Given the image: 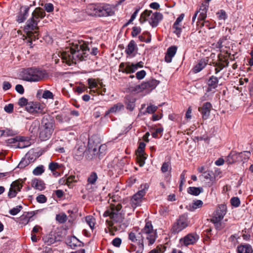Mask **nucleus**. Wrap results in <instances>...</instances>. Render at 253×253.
Returning a JSON list of instances; mask_svg holds the SVG:
<instances>
[{
  "label": "nucleus",
  "instance_id": "f257e3e1",
  "mask_svg": "<svg viewBox=\"0 0 253 253\" xmlns=\"http://www.w3.org/2000/svg\"><path fill=\"white\" fill-rule=\"evenodd\" d=\"M122 206L121 204L116 205L111 204L104 212L103 217H109L106 221L110 231L124 230L129 225V221L125 218V214L121 211Z\"/></svg>",
  "mask_w": 253,
  "mask_h": 253
},
{
  "label": "nucleus",
  "instance_id": "f03ea898",
  "mask_svg": "<svg viewBox=\"0 0 253 253\" xmlns=\"http://www.w3.org/2000/svg\"><path fill=\"white\" fill-rule=\"evenodd\" d=\"M89 48L86 42L83 41H78L73 42L72 46L68 50L61 53L63 62L69 65L76 63L77 61H82L88 55Z\"/></svg>",
  "mask_w": 253,
  "mask_h": 253
},
{
  "label": "nucleus",
  "instance_id": "7ed1b4c3",
  "mask_svg": "<svg viewBox=\"0 0 253 253\" xmlns=\"http://www.w3.org/2000/svg\"><path fill=\"white\" fill-rule=\"evenodd\" d=\"M149 241V245H152L155 242L157 235L156 232L153 230L151 222H147L144 227L140 232L135 233L130 232L128 235V239L132 242H137L138 245L142 247L144 243V237Z\"/></svg>",
  "mask_w": 253,
  "mask_h": 253
},
{
  "label": "nucleus",
  "instance_id": "20e7f679",
  "mask_svg": "<svg viewBox=\"0 0 253 253\" xmlns=\"http://www.w3.org/2000/svg\"><path fill=\"white\" fill-rule=\"evenodd\" d=\"M54 121L49 115L44 116L42 121L39 137L42 141L48 139L54 130Z\"/></svg>",
  "mask_w": 253,
  "mask_h": 253
},
{
  "label": "nucleus",
  "instance_id": "39448f33",
  "mask_svg": "<svg viewBox=\"0 0 253 253\" xmlns=\"http://www.w3.org/2000/svg\"><path fill=\"white\" fill-rule=\"evenodd\" d=\"M21 78L25 81L37 82L42 80L44 73L42 70L35 68L23 69L20 73Z\"/></svg>",
  "mask_w": 253,
  "mask_h": 253
},
{
  "label": "nucleus",
  "instance_id": "423d86ee",
  "mask_svg": "<svg viewBox=\"0 0 253 253\" xmlns=\"http://www.w3.org/2000/svg\"><path fill=\"white\" fill-rule=\"evenodd\" d=\"M45 16L44 10L41 7H37L33 11L32 17L27 21L25 26V30H38V23Z\"/></svg>",
  "mask_w": 253,
  "mask_h": 253
},
{
  "label": "nucleus",
  "instance_id": "0eeeda50",
  "mask_svg": "<svg viewBox=\"0 0 253 253\" xmlns=\"http://www.w3.org/2000/svg\"><path fill=\"white\" fill-rule=\"evenodd\" d=\"M92 8L94 11L93 14L99 17L112 16L114 14V7L108 4L97 6H92Z\"/></svg>",
  "mask_w": 253,
  "mask_h": 253
},
{
  "label": "nucleus",
  "instance_id": "6e6552de",
  "mask_svg": "<svg viewBox=\"0 0 253 253\" xmlns=\"http://www.w3.org/2000/svg\"><path fill=\"white\" fill-rule=\"evenodd\" d=\"M188 224L187 216L184 214L181 215L173 223L171 228L172 232L174 234L178 233L186 228Z\"/></svg>",
  "mask_w": 253,
  "mask_h": 253
},
{
  "label": "nucleus",
  "instance_id": "1a4fd4ad",
  "mask_svg": "<svg viewBox=\"0 0 253 253\" xmlns=\"http://www.w3.org/2000/svg\"><path fill=\"white\" fill-rule=\"evenodd\" d=\"M159 83L160 82L156 79H150L136 86V90L138 91L146 90L149 92L155 89Z\"/></svg>",
  "mask_w": 253,
  "mask_h": 253
},
{
  "label": "nucleus",
  "instance_id": "9d476101",
  "mask_svg": "<svg viewBox=\"0 0 253 253\" xmlns=\"http://www.w3.org/2000/svg\"><path fill=\"white\" fill-rule=\"evenodd\" d=\"M148 188L149 185L147 183H144L141 185V189L134 194L131 199V202L132 206L137 207L139 205L141 202L142 197L145 195Z\"/></svg>",
  "mask_w": 253,
  "mask_h": 253
},
{
  "label": "nucleus",
  "instance_id": "9b49d317",
  "mask_svg": "<svg viewBox=\"0 0 253 253\" xmlns=\"http://www.w3.org/2000/svg\"><path fill=\"white\" fill-rule=\"evenodd\" d=\"M251 155V153L249 151H244L243 152L237 153L235 152H232L228 155L227 158V161L229 163H233L236 159L240 158L241 161L245 162L248 160Z\"/></svg>",
  "mask_w": 253,
  "mask_h": 253
},
{
  "label": "nucleus",
  "instance_id": "f8f14e48",
  "mask_svg": "<svg viewBox=\"0 0 253 253\" xmlns=\"http://www.w3.org/2000/svg\"><path fill=\"white\" fill-rule=\"evenodd\" d=\"M26 109L28 112L34 115H42L44 113L43 105L37 102H29Z\"/></svg>",
  "mask_w": 253,
  "mask_h": 253
},
{
  "label": "nucleus",
  "instance_id": "ddd939ff",
  "mask_svg": "<svg viewBox=\"0 0 253 253\" xmlns=\"http://www.w3.org/2000/svg\"><path fill=\"white\" fill-rule=\"evenodd\" d=\"M199 239V236L196 233H189L180 239V243L181 246L186 247L189 245H194Z\"/></svg>",
  "mask_w": 253,
  "mask_h": 253
},
{
  "label": "nucleus",
  "instance_id": "4468645a",
  "mask_svg": "<svg viewBox=\"0 0 253 253\" xmlns=\"http://www.w3.org/2000/svg\"><path fill=\"white\" fill-rule=\"evenodd\" d=\"M226 210L227 208L225 205H220L216 211L213 213L211 221H215L216 222L217 221H221L226 213Z\"/></svg>",
  "mask_w": 253,
  "mask_h": 253
},
{
  "label": "nucleus",
  "instance_id": "2eb2a0df",
  "mask_svg": "<svg viewBox=\"0 0 253 253\" xmlns=\"http://www.w3.org/2000/svg\"><path fill=\"white\" fill-rule=\"evenodd\" d=\"M20 181V180H16L11 184L7 195L9 198L16 197L17 193L21 191L23 185Z\"/></svg>",
  "mask_w": 253,
  "mask_h": 253
},
{
  "label": "nucleus",
  "instance_id": "dca6fc26",
  "mask_svg": "<svg viewBox=\"0 0 253 253\" xmlns=\"http://www.w3.org/2000/svg\"><path fill=\"white\" fill-rule=\"evenodd\" d=\"M35 214V211L25 212L20 216L16 221L21 224L22 227L27 224Z\"/></svg>",
  "mask_w": 253,
  "mask_h": 253
},
{
  "label": "nucleus",
  "instance_id": "f3484780",
  "mask_svg": "<svg viewBox=\"0 0 253 253\" xmlns=\"http://www.w3.org/2000/svg\"><path fill=\"white\" fill-rule=\"evenodd\" d=\"M88 156V158L90 159H94L95 158H98V146L96 145L93 146L90 140H89L88 143V150L86 152Z\"/></svg>",
  "mask_w": 253,
  "mask_h": 253
},
{
  "label": "nucleus",
  "instance_id": "a211bd4d",
  "mask_svg": "<svg viewBox=\"0 0 253 253\" xmlns=\"http://www.w3.org/2000/svg\"><path fill=\"white\" fill-rule=\"evenodd\" d=\"M218 79L216 77L214 76L210 77L207 82L208 87L206 89V92H210L215 89L218 86Z\"/></svg>",
  "mask_w": 253,
  "mask_h": 253
},
{
  "label": "nucleus",
  "instance_id": "6ab92c4d",
  "mask_svg": "<svg viewBox=\"0 0 253 253\" xmlns=\"http://www.w3.org/2000/svg\"><path fill=\"white\" fill-rule=\"evenodd\" d=\"M211 107V103L207 102L204 103L202 107L199 108L198 110L202 115L203 119L206 120L209 118Z\"/></svg>",
  "mask_w": 253,
  "mask_h": 253
},
{
  "label": "nucleus",
  "instance_id": "aec40b11",
  "mask_svg": "<svg viewBox=\"0 0 253 253\" xmlns=\"http://www.w3.org/2000/svg\"><path fill=\"white\" fill-rule=\"evenodd\" d=\"M209 6V3H202L199 10L197 11L200 13L198 18V25L200 24V20L203 21L206 18Z\"/></svg>",
  "mask_w": 253,
  "mask_h": 253
},
{
  "label": "nucleus",
  "instance_id": "412c9836",
  "mask_svg": "<svg viewBox=\"0 0 253 253\" xmlns=\"http://www.w3.org/2000/svg\"><path fill=\"white\" fill-rule=\"evenodd\" d=\"M30 7L27 6H23L20 8V11L17 16V21L18 23L24 22L27 18Z\"/></svg>",
  "mask_w": 253,
  "mask_h": 253
},
{
  "label": "nucleus",
  "instance_id": "4be33fe9",
  "mask_svg": "<svg viewBox=\"0 0 253 253\" xmlns=\"http://www.w3.org/2000/svg\"><path fill=\"white\" fill-rule=\"evenodd\" d=\"M162 18L163 15L160 12H156L152 14L149 22L152 27H156Z\"/></svg>",
  "mask_w": 253,
  "mask_h": 253
},
{
  "label": "nucleus",
  "instance_id": "5701e85b",
  "mask_svg": "<svg viewBox=\"0 0 253 253\" xmlns=\"http://www.w3.org/2000/svg\"><path fill=\"white\" fill-rule=\"evenodd\" d=\"M17 139H18V141L17 144L15 145L16 147L24 148L30 145V142L28 137L18 136Z\"/></svg>",
  "mask_w": 253,
  "mask_h": 253
},
{
  "label": "nucleus",
  "instance_id": "b1692460",
  "mask_svg": "<svg viewBox=\"0 0 253 253\" xmlns=\"http://www.w3.org/2000/svg\"><path fill=\"white\" fill-rule=\"evenodd\" d=\"M176 50L177 47L175 46H171L168 48L165 58L166 62L167 63L171 62L172 58L175 55Z\"/></svg>",
  "mask_w": 253,
  "mask_h": 253
},
{
  "label": "nucleus",
  "instance_id": "393cba45",
  "mask_svg": "<svg viewBox=\"0 0 253 253\" xmlns=\"http://www.w3.org/2000/svg\"><path fill=\"white\" fill-rule=\"evenodd\" d=\"M184 17V14H181L179 16V17L176 19L172 26L173 28L175 29L174 33L178 37H179L181 32V28L179 26V24L183 20Z\"/></svg>",
  "mask_w": 253,
  "mask_h": 253
},
{
  "label": "nucleus",
  "instance_id": "a878e982",
  "mask_svg": "<svg viewBox=\"0 0 253 253\" xmlns=\"http://www.w3.org/2000/svg\"><path fill=\"white\" fill-rule=\"evenodd\" d=\"M208 60L205 59H200L198 63L193 68V72L197 73L202 71L208 64Z\"/></svg>",
  "mask_w": 253,
  "mask_h": 253
},
{
  "label": "nucleus",
  "instance_id": "bb28decb",
  "mask_svg": "<svg viewBox=\"0 0 253 253\" xmlns=\"http://www.w3.org/2000/svg\"><path fill=\"white\" fill-rule=\"evenodd\" d=\"M237 251V253H253L252 247L248 244L238 246Z\"/></svg>",
  "mask_w": 253,
  "mask_h": 253
},
{
  "label": "nucleus",
  "instance_id": "cd10ccee",
  "mask_svg": "<svg viewBox=\"0 0 253 253\" xmlns=\"http://www.w3.org/2000/svg\"><path fill=\"white\" fill-rule=\"evenodd\" d=\"M32 186L37 190L42 191L45 188V184L44 182L40 179L35 178L32 180Z\"/></svg>",
  "mask_w": 253,
  "mask_h": 253
},
{
  "label": "nucleus",
  "instance_id": "c85d7f7f",
  "mask_svg": "<svg viewBox=\"0 0 253 253\" xmlns=\"http://www.w3.org/2000/svg\"><path fill=\"white\" fill-rule=\"evenodd\" d=\"M126 108L130 111H132L135 107V99L130 96H126L125 98Z\"/></svg>",
  "mask_w": 253,
  "mask_h": 253
},
{
  "label": "nucleus",
  "instance_id": "c756f323",
  "mask_svg": "<svg viewBox=\"0 0 253 253\" xmlns=\"http://www.w3.org/2000/svg\"><path fill=\"white\" fill-rule=\"evenodd\" d=\"M123 108L124 105L121 103L116 104L105 112V116L108 115L110 113H116Z\"/></svg>",
  "mask_w": 253,
  "mask_h": 253
},
{
  "label": "nucleus",
  "instance_id": "7c9ffc66",
  "mask_svg": "<svg viewBox=\"0 0 253 253\" xmlns=\"http://www.w3.org/2000/svg\"><path fill=\"white\" fill-rule=\"evenodd\" d=\"M203 192L202 187H189L187 189V192L189 194L194 196H198L201 193Z\"/></svg>",
  "mask_w": 253,
  "mask_h": 253
},
{
  "label": "nucleus",
  "instance_id": "2f4dec72",
  "mask_svg": "<svg viewBox=\"0 0 253 253\" xmlns=\"http://www.w3.org/2000/svg\"><path fill=\"white\" fill-rule=\"evenodd\" d=\"M98 179V175L96 172L93 171L90 173L87 180V186L89 185H95Z\"/></svg>",
  "mask_w": 253,
  "mask_h": 253
},
{
  "label": "nucleus",
  "instance_id": "473e14b6",
  "mask_svg": "<svg viewBox=\"0 0 253 253\" xmlns=\"http://www.w3.org/2000/svg\"><path fill=\"white\" fill-rule=\"evenodd\" d=\"M136 48H137V46L135 42L133 40H131L126 47L125 52L126 54L130 55Z\"/></svg>",
  "mask_w": 253,
  "mask_h": 253
},
{
  "label": "nucleus",
  "instance_id": "72a5a7b5",
  "mask_svg": "<svg viewBox=\"0 0 253 253\" xmlns=\"http://www.w3.org/2000/svg\"><path fill=\"white\" fill-rule=\"evenodd\" d=\"M27 31V35L29 37V39L32 41H35L36 40L39 39V34H38V30H25Z\"/></svg>",
  "mask_w": 253,
  "mask_h": 253
},
{
  "label": "nucleus",
  "instance_id": "f704fd0d",
  "mask_svg": "<svg viewBox=\"0 0 253 253\" xmlns=\"http://www.w3.org/2000/svg\"><path fill=\"white\" fill-rule=\"evenodd\" d=\"M145 155V153H136L137 161L140 167H142L145 164L146 159Z\"/></svg>",
  "mask_w": 253,
  "mask_h": 253
},
{
  "label": "nucleus",
  "instance_id": "c9c22d12",
  "mask_svg": "<svg viewBox=\"0 0 253 253\" xmlns=\"http://www.w3.org/2000/svg\"><path fill=\"white\" fill-rule=\"evenodd\" d=\"M151 13V10H145L140 15L139 19L140 22L141 23H143L146 22L147 20V18L150 16Z\"/></svg>",
  "mask_w": 253,
  "mask_h": 253
},
{
  "label": "nucleus",
  "instance_id": "e433bc0d",
  "mask_svg": "<svg viewBox=\"0 0 253 253\" xmlns=\"http://www.w3.org/2000/svg\"><path fill=\"white\" fill-rule=\"evenodd\" d=\"M16 132L11 129L6 128L0 130V136H8L15 135Z\"/></svg>",
  "mask_w": 253,
  "mask_h": 253
},
{
  "label": "nucleus",
  "instance_id": "4c0bfd02",
  "mask_svg": "<svg viewBox=\"0 0 253 253\" xmlns=\"http://www.w3.org/2000/svg\"><path fill=\"white\" fill-rule=\"evenodd\" d=\"M56 219L60 223H64L67 221V216L65 213H61L56 215Z\"/></svg>",
  "mask_w": 253,
  "mask_h": 253
},
{
  "label": "nucleus",
  "instance_id": "58836bf2",
  "mask_svg": "<svg viewBox=\"0 0 253 253\" xmlns=\"http://www.w3.org/2000/svg\"><path fill=\"white\" fill-rule=\"evenodd\" d=\"M125 69L124 71L126 74L133 73L136 71L134 69L133 63H126V66Z\"/></svg>",
  "mask_w": 253,
  "mask_h": 253
},
{
  "label": "nucleus",
  "instance_id": "ea45409f",
  "mask_svg": "<svg viewBox=\"0 0 253 253\" xmlns=\"http://www.w3.org/2000/svg\"><path fill=\"white\" fill-rule=\"evenodd\" d=\"M44 171V167L42 165L36 167L33 170V173L35 175H40Z\"/></svg>",
  "mask_w": 253,
  "mask_h": 253
},
{
  "label": "nucleus",
  "instance_id": "a19ab883",
  "mask_svg": "<svg viewBox=\"0 0 253 253\" xmlns=\"http://www.w3.org/2000/svg\"><path fill=\"white\" fill-rule=\"evenodd\" d=\"M213 175V172L210 171H205L203 174V176L205 179H209L211 182H213L215 179V177Z\"/></svg>",
  "mask_w": 253,
  "mask_h": 253
},
{
  "label": "nucleus",
  "instance_id": "79ce46f5",
  "mask_svg": "<svg viewBox=\"0 0 253 253\" xmlns=\"http://www.w3.org/2000/svg\"><path fill=\"white\" fill-rule=\"evenodd\" d=\"M107 149V146L105 144L101 145L99 146H98V159H101L105 154V152Z\"/></svg>",
  "mask_w": 253,
  "mask_h": 253
},
{
  "label": "nucleus",
  "instance_id": "37998d69",
  "mask_svg": "<svg viewBox=\"0 0 253 253\" xmlns=\"http://www.w3.org/2000/svg\"><path fill=\"white\" fill-rule=\"evenodd\" d=\"M161 171L162 172L165 173L168 171H170L171 169V167L170 163L169 162H164L161 167Z\"/></svg>",
  "mask_w": 253,
  "mask_h": 253
},
{
  "label": "nucleus",
  "instance_id": "c03bdc74",
  "mask_svg": "<svg viewBox=\"0 0 253 253\" xmlns=\"http://www.w3.org/2000/svg\"><path fill=\"white\" fill-rule=\"evenodd\" d=\"M61 165L58 164L57 163L51 162L49 164L48 169L51 171H54L58 169L61 168Z\"/></svg>",
  "mask_w": 253,
  "mask_h": 253
},
{
  "label": "nucleus",
  "instance_id": "a18cd8bd",
  "mask_svg": "<svg viewBox=\"0 0 253 253\" xmlns=\"http://www.w3.org/2000/svg\"><path fill=\"white\" fill-rule=\"evenodd\" d=\"M22 206L19 205L15 208H12L9 211V213L12 215H15L19 213L22 209Z\"/></svg>",
  "mask_w": 253,
  "mask_h": 253
},
{
  "label": "nucleus",
  "instance_id": "49530a36",
  "mask_svg": "<svg viewBox=\"0 0 253 253\" xmlns=\"http://www.w3.org/2000/svg\"><path fill=\"white\" fill-rule=\"evenodd\" d=\"M216 15H217L218 18L219 20H225L227 18V14L225 10L221 9L218 11L216 13Z\"/></svg>",
  "mask_w": 253,
  "mask_h": 253
},
{
  "label": "nucleus",
  "instance_id": "de8ad7c7",
  "mask_svg": "<svg viewBox=\"0 0 253 253\" xmlns=\"http://www.w3.org/2000/svg\"><path fill=\"white\" fill-rule=\"evenodd\" d=\"M80 243V241L76 237L73 236L71 238V241L69 242V245L72 248H75L79 246V244Z\"/></svg>",
  "mask_w": 253,
  "mask_h": 253
},
{
  "label": "nucleus",
  "instance_id": "09e8293b",
  "mask_svg": "<svg viewBox=\"0 0 253 253\" xmlns=\"http://www.w3.org/2000/svg\"><path fill=\"white\" fill-rule=\"evenodd\" d=\"M85 220L87 222V223L88 224L89 227L93 229V228L94 226V220L95 219L92 216H87L85 218Z\"/></svg>",
  "mask_w": 253,
  "mask_h": 253
},
{
  "label": "nucleus",
  "instance_id": "8fccbe9b",
  "mask_svg": "<svg viewBox=\"0 0 253 253\" xmlns=\"http://www.w3.org/2000/svg\"><path fill=\"white\" fill-rule=\"evenodd\" d=\"M203 205V203L200 200H197L196 201H194L192 203V208L193 210H195L198 208H200L202 207Z\"/></svg>",
  "mask_w": 253,
  "mask_h": 253
},
{
  "label": "nucleus",
  "instance_id": "3c124183",
  "mask_svg": "<svg viewBox=\"0 0 253 253\" xmlns=\"http://www.w3.org/2000/svg\"><path fill=\"white\" fill-rule=\"evenodd\" d=\"M88 84L90 89H93L96 88L97 86V83H96L95 79L92 78H89L87 80Z\"/></svg>",
  "mask_w": 253,
  "mask_h": 253
},
{
  "label": "nucleus",
  "instance_id": "603ef678",
  "mask_svg": "<svg viewBox=\"0 0 253 253\" xmlns=\"http://www.w3.org/2000/svg\"><path fill=\"white\" fill-rule=\"evenodd\" d=\"M54 95L49 90H45L43 91L42 97L44 99H53Z\"/></svg>",
  "mask_w": 253,
  "mask_h": 253
},
{
  "label": "nucleus",
  "instance_id": "864d4df0",
  "mask_svg": "<svg viewBox=\"0 0 253 253\" xmlns=\"http://www.w3.org/2000/svg\"><path fill=\"white\" fill-rule=\"evenodd\" d=\"M230 203L232 206L235 207H238L240 205V201L238 197H234L231 199Z\"/></svg>",
  "mask_w": 253,
  "mask_h": 253
},
{
  "label": "nucleus",
  "instance_id": "5fc2aeb1",
  "mask_svg": "<svg viewBox=\"0 0 253 253\" xmlns=\"http://www.w3.org/2000/svg\"><path fill=\"white\" fill-rule=\"evenodd\" d=\"M25 157L28 160V161H29L30 163L34 162L36 160L35 155L33 153H31L30 152H28L26 154Z\"/></svg>",
  "mask_w": 253,
  "mask_h": 253
},
{
  "label": "nucleus",
  "instance_id": "6e6d98bb",
  "mask_svg": "<svg viewBox=\"0 0 253 253\" xmlns=\"http://www.w3.org/2000/svg\"><path fill=\"white\" fill-rule=\"evenodd\" d=\"M214 66L216 67L215 69V73L218 74L222 69L224 68V65L222 63H214Z\"/></svg>",
  "mask_w": 253,
  "mask_h": 253
},
{
  "label": "nucleus",
  "instance_id": "4d7b16f0",
  "mask_svg": "<svg viewBox=\"0 0 253 253\" xmlns=\"http://www.w3.org/2000/svg\"><path fill=\"white\" fill-rule=\"evenodd\" d=\"M30 163H29V161H28V160L24 157L19 163L18 167L20 169H22L29 165Z\"/></svg>",
  "mask_w": 253,
  "mask_h": 253
},
{
  "label": "nucleus",
  "instance_id": "13d9d810",
  "mask_svg": "<svg viewBox=\"0 0 253 253\" xmlns=\"http://www.w3.org/2000/svg\"><path fill=\"white\" fill-rule=\"evenodd\" d=\"M169 212V209L167 207L161 206L159 209L160 214L164 216H166Z\"/></svg>",
  "mask_w": 253,
  "mask_h": 253
},
{
  "label": "nucleus",
  "instance_id": "bf43d9fd",
  "mask_svg": "<svg viewBox=\"0 0 253 253\" xmlns=\"http://www.w3.org/2000/svg\"><path fill=\"white\" fill-rule=\"evenodd\" d=\"M141 29L139 27H133L132 28V31L131 32V35L133 37H135L137 36L140 32Z\"/></svg>",
  "mask_w": 253,
  "mask_h": 253
},
{
  "label": "nucleus",
  "instance_id": "052dcab7",
  "mask_svg": "<svg viewBox=\"0 0 253 253\" xmlns=\"http://www.w3.org/2000/svg\"><path fill=\"white\" fill-rule=\"evenodd\" d=\"M146 73L144 70H141L140 71L137 72L136 73V78L139 80L143 79L146 76Z\"/></svg>",
  "mask_w": 253,
  "mask_h": 253
},
{
  "label": "nucleus",
  "instance_id": "680f3d73",
  "mask_svg": "<svg viewBox=\"0 0 253 253\" xmlns=\"http://www.w3.org/2000/svg\"><path fill=\"white\" fill-rule=\"evenodd\" d=\"M38 202L40 203H44L47 201L46 197L43 194L39 195L36 198Z\"/></svg>",
  "mask_w": 253,
  "mask_h": 253
},
{
  "label": "nucleus",
  "instance_id": "e2e57ef3",
  "mask_svg": "<svg viewBox=\"0 0 253 253\" xmlns=\"http://www.w3.org/2000/svg\"><path fill=\"white\" fill-rule=\"evenodd\" d=\"M146 145L144 142H140L139 144L138 148L137 150L136 153H145L144 148Z\"/></svg>",
  "mask_w": 253,
  "mask_h": 253
},
{
  "label": "nucleus",
  "instance_id": "0e129e2a",
  "mask_svg": "<svg viewBox=\"0 0 253 253\" xmlns=\"http://www.w3.org/2000/svg\"><path fill=\"white\" fill-rule=\"evenodd\" d=\"M29 102H28V100L24 97H21L18 101V104L21 107L24 106H25L26 107H27V104Z\"/></svg>",
  "mask_w": 253,
  "mask_h": 253
},
{
  "label": "nucleus",
  "instance_id": "69168bd1",
  "mask_svg": "<svg viewBox=\"0 0 253 253\" xmlns=\"http://www.w3.org/2000/svg\"><path fill=\"white\" fill-rule=\"evenodd\" d=\"M44 9L47 12H51L53 11V5L51 3H45L44 5Z\"/></svg>",
  "mask_w": 253,
  "mask_h": 253
},
{
  "label": "nucleus",
  "instance_id": "338daca9",
  "mask_svg": "<svg viewBox=\"0 0 253 253\" xmlns=\"http://www.w3.org/2000/svg\"><path fill=\"white\" fill-rule=\"evenodd\" d=\"M122 240L119 238H115L113 241H112V245L116 247H119L121 244Z\"/></svg>",
  "mask_w": 253,
  "mask_h": 253
},
{
  "label": "nucleus",
  "instance_id": "774afa93",
  "mask_svg": "<svg viewBox=\"0 0 253 253\" xmlns=\"http://www.w3.org/2000/svg\"><path fill=\"white\" fill-rule=\"evenodd\" d=\"M4 111L8 113H11L13 111V105L12 104H9L4 107Z\"/></svg>",
  "mask_w": 253,
  "mask_h": 253
}]
</instances>
